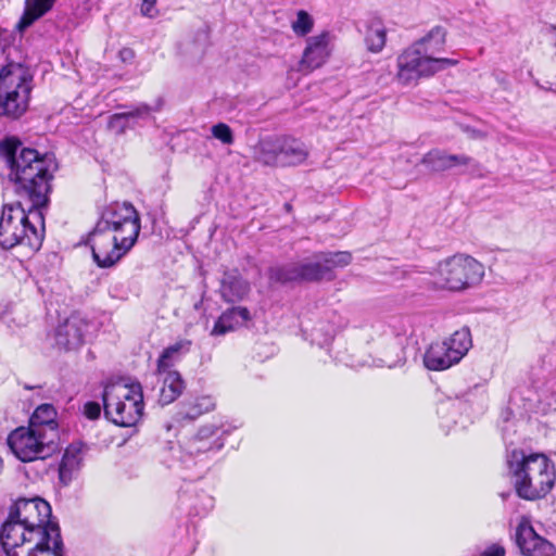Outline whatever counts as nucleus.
<instances>
[{
  "label": "nucleus",
  "mask_w": 556,
  "mask_h": 556,
  "mask_svg": "<svg viewBox=\"0 0 556 556\" xmlns=\"http://www.w3.org/2000/svg\"><path fill=\"white\" fill-rule=\"evenodd\" d=\"M140 228V217L132 204L114 203L105 207L88 237L96 264L101 268L114 266L134 247Z\"/></svg>",
  "instance_id": "f257e3e1"
},
{
  "label": "nucleus",
  "mask_w": 556,
  "mask_h": 556,
  "mask_svg": "<svg viewBox=\"0 0 556 556\" xmlns=\"http://www.w3.org/2000/svg\"><path fill=\"white\" fill-rule=\"evenodd\" d=\"M0 157L9 168V178L20 195L27 197L34 206H45L52 178L47 160L37 150L25 148L16 137L0 142Z\"/></svg>",
  "instance_id": "f03ea898"
},
{
  "label": "nucleus",
  "mask_w": 556,
  "mask_h": 556,
  "mask_svg": "<svg viewBox=\"0 0 556 556\" xmlns=\"http://www.w3.org/2000/svg\"><path fill=\"white\" fill-rule=\"evenodd\" d=\"M42 206H31L26 211L20 202L4 204L0 215V247L10 250L22 247L34 253L42 244L45 237Z\"/></svg>",
  "instance_id": "7ed1b4c3"
},
{
  "label": "nucleus",
  "mask_w": 556,
  "mask_h": 556,
  "mask_svg": "<svg viewBox=\"0 0 556 556\" xmlns=\"http://www.w3.org/2000/svg\"><path fill=\"white\" fill-rule=\"evenodd\" d=\"M509 472L519 497L534 501L544 497L556 480L554 464L540 453L526 455L514 450L507 459Z\"/></svg>",
  "instance_id": "20e7f679"
},
{
  "label": "nucleus",
  "mask_w": 556,
  "mask_h": 556,
  "mask_svg": "<svg viewBox=\"0 0 556 556\" xmlns=\"http://www.w3.org/2000/svg\"><path fill=\"white\" fill-rule=\"evenodd\" d=\"M351 261L349 252H320L302 261L270 267L268 277L279 283L331 280L334 269L348 266Z\"/></svg>",
  "instance_id": "39448f33"
},
{
  "label": "nucleus",
  "mask_w": 556,
  "mask_h": 556,
  "mask_svg": "<svg viewBox=\"0 0 556 556\" xmlns=\"http://www.w3.org/2000/svg\"><path fill=\"white\" fill-rule=\"evenodd\" d=\"M33 76L20 63H0V117L20 118L29 106Z\"/></svg>",
  "instance_id": "423d86ee"
},
{
  "label": "nucleus",
  "mask_w": 556,
  "mask_h": 556,
  "mask_svg": "<svg viewBox=\"0 0 556 556\" xmlns=\"http://www.w3.org/2000/svg\"><path fill=\"white\" fill-rule=\"evenodd\" d=\"M9 514L14 516L30 530V535H37V547L45 544V540H51L54 545V554L50 556H63V541L59 525L51 521V506L40 497L18 498L10 508Z\"/></svg>",
  "instance_id": "0eeeda50"
},
{
  "label": "nucleus",
  "mask_w": 556,
  "mask_h": 556,
  "mask_svg": "<svg viewBox=\"0 0 556 556\" xmlns=\"http://www.w3.org/2000/svg\"><path fill=\"white\" fill-rule=\"evenodd\" d=\"M102 400L105 417L117 426L132 427L142 416L144 405L140 383H109Z\"/></svg>",
  "instance_id": "6e6552de"
},
{
  "label": "nucleus",
  "mask_w": 556,
  "mask_h": 556,
  "mask_svg": "<svg viewBox=\"0 0 556 556\" xmlns=\"http://www.w3.org/2000/svg\"><path fill=\"white\" fill-rule=\"evenodd\" d=\"M308 150L303 142L287 136L261 138L253 147V159L264 166H296L306 161Z\"/></svg>",
  "instance_id": "1a4fd4ad"
},
{
  "label": "nucleus",
  "mask_w": 556,
  "mask_h": 556,
  "mask_svg": "<svg viewBox=\"0 0 556 556\" xmlns=\"http://www.w3.org/2000/svg\"><path fill=\"white\" fill-rule=\"evenodd\" d=\"M438 287L462 291L481 282L483 265L466 254H455L441 261L432 273Z\"/></svg>",
  "instance_id": "9d476101"
},
{
  "label": "nucleus",
  "mask_w": 556,
  "mask_h": 556,
  "mask_svg": "<svg viewBox=\"0 0 556 556\" xmlns=\"http://www.w3.org/2000/svg\"><path fill=\"white\" fill-rule=\"evenodd\" d=\"M8 445L24 463L45 459L58 448L56 435L53 431L46 433L30 426L13 430L8 437Z\"/></svg>",
  "instance_id": "9b49d317"
},
{
  "label": "nucleus",
  "mask_w": 556,
  "mask_h": 556,
  "mask_svg": "<svg viewBox=\"0 0 556 556\" xmlns=\"http://www.w3.org/2000/svg\"><path fill=\"white\" fill-rule=\"evenodd\" d=\"M456 64L453 59L426 55L413 43L397 56L396 79L402 85H410Z\"/></svg>",
  "instance_id": "f8f14e48"
},
{
  "label": "nucleus",
  "mask_w": 556,
  "mask_h": 556,
  "mask_svg": "<svg viewBox=\"0 0 556 556\" xmlns=\"http://www.w3.org/2000/svg\"><path fill=\"white\" fill-rule=\"evenodd\" d=\"M472 345L468 328L456 330L443 341L432 342L424 355V364L429 370L441 371L458 364Z\"/></svg>",
  "instance_id": "ddd939ff"
},
{
  "label": "nucleus",
  "mask_w": 556,
  "mask_h": 556,
  "mask_svg": "<svg viewBox=\"0 0 556 556\" xmlns=\"http://www.w3.org/2000/svg\"><path fill=\"white\" fill-rule=\"evenodd\" d=\"M516 543L525 556H553L555 553V546L539 535L525 517L517 527Z\"/></svg>",
  "instance_id": "4468645a"
},
{
  "label": "nucleus",
  "mask_w": 556,
  "mask_h": 556,
  "mask_svg": "<svg viewBox=\"0 0 556 556\" xmlns=\"http://www.w3.org/2000/svg\"><path fill=\"white\" fill-rule=\"evenodd\" d=\"M88 324L77 315L70 316L55 330V343L64 351H74L84 344Z\"/></svg>",
  "instance_id": "2eb2a0df"
},
{
  "label": "nucleus",
  "mask_w": 556,
  "mask_h": 556,
  "mask_svg": "<svg viewBox=\"0 0 556 556\" xmlns=\"http://www.w3.org/2000/svg\"><path fill=\"white\" fill-rule=\"evenodd\" d=\"M330 41L331 35L327 30L309 37L301 60L302 68L313 71L320 67L330 55Z\"/></svg>",
  "instance_id": "dca6fc26"
},
{
  "label": "nucleus",
  "mask_w": 556,
  "mask_h": 556,
  "mask_svg": "<svg viewBox=\"0 0 556 556\" xmlns=\"http://www.w3.org/2000/svg\"><path fill=\"white\" fill-rule=\"evenodd\" d=\"M29 528L9 514L0 530V542L3 551L17 547L21 544H30L37 535H30Z\"/></svg>",
  "instance_id": "f3484780"
},
{
  "label": "nucleus",
  "mask_w": 556,
  "mask_h": 556,
  "mask_svg": "<svg viewBox=\"0 0 556 556\" xmlns=\"http://www.w3.org/2000/svg\"><path fill=\"white\" fill-rule=\"evenodd\" d=\"M251 291L249 281L238 270L225 271L220 280V296L225 302L237 303L244 300Z\"/></svg>",
  "instance_id": "a211bd4d"
},
{
  "label": "nucleus",
  "mask_w": 556,
  "mask_h": 556,
  "mask_svg": "<svg viewBox=\"0 0 556 556\" xmlns=\"http://www.w3.org/2000/svg\"><path fill=\"white\" fill-rule=\"evenodd\" d=\"M84 444L75 442L70 444L59 466V478L62 484L67 485L76 477L84 460Z\"/></svg>",
  "instance_id": "6ab92c4d"
},
{
  "label": "nucleus",
  "mask_w": 556,
  "mask_h": 556,
  "mask_svg": "<svg viewBox=\"0 0 556 556\" xmlns=\"http://www.w3.org/2000/svg\"><path fill=\"white\" fill-rule=\"evenodd\" d=\"M251 313L247 307L232 306L223 312L218 317L211 330V336H225L226 333L244 326L249 320H251Z\"/></svg>",
  "instance_id": "aec40b11"
},
{
  "label": "nucleus",
  "mask_w": 556,
  "mask_h": 556,
  "mask_svg": "<svg viewBox=\"0 0 556 556\" xmlns=\"http://www.w3.org/2000/svg\"><path fill=\"white\" fill-rule=\"evenodd\" d=\"M471 159L464 154H448L443 150L433 149L421 159V164L432 172H444L455 166L470 164Z\"/></svg>",
  "instance_id": "412c9836"
},
{
  "label": "nucleus",
  "mask_w": 556,
  "mask_h": 556,
  "mask_svg": "<svg viewBox=\"0 0 556 556\" xmlns=\"http://www.w3.org/2000/svg\"><path fill=\"white\" fill-rule=\"evenodd\" d=\"M155 375L162 380V388L160 390L159 402L162 405H168L180 396L185 389V381L177 370H165L164 372H156Z\"/></svg>",
  "instance_id": "4be33fe9"
},
{
  "label": "nucleus",
  "mask_w": 556,
  "mask_h": 556,
  "mask_svg": "<svg viewBox=\"0 0 556 556\" xmlns=\"http://www.w3.org/2000/svg\"><path fill=\"white\" fill-rule=\"evenodd\" d=\"M151 108L147 104H139L127 112L113 114L108 123V127L117 135H122L138 118H146L150 115Z\"/></svg>",
  "instance_id": "5701e85b"
},
{
  "label": "nucleus",
  "mask_w": 556,
  "mask_h": 556,
  "mask_svg": "<svg viewBox=\"0 0 556 556\" xmlns=\"http://www.w3.org/2000/svg\"><path fill=\"white\" fill-rule=\"evenodd\" d=\"M191 345L190 340L181 339L164 349L156 362V372L174 370V365L190 351Z\"/></svg>",
  "instance_id": "b1692460"
},
{
  "label": "nucleus",
  "mask_w": 556,
  "mask_h": 556,
  "mask_svg": "<svg viewBox=\"0 0 556 556\" xmlns=\"http://www.w3.org/2000/svg\"><path fill=\"white\" fill-rule=\"evenodd\" d=\"M29 426L46 433L51 430L59 440L56 410L51 404L39 405L30 417Z\"/></svg>",
  "instance_id": "393cba45"
},
{
  "label": "nucleus",
  "mask_w": 556,
  "mask_h": 556,
  "mask_svg": "<svg viewBox=\"0 0 556 556\" xmlns=\"http://www.w3.org/2000/svg\"><path fill=\"white\" fill-rule=\"evenodd\" d=\"M445 40V28L435 26L425 37L414 42V45L418 46L424 54L440 58L439 54L444 51Z\"/></svg>",
  "instance_id": "a878e982"
},
{
  "label": "nucleus",
  "mask_w": 556,
  "mask_h": 556,
  "mask_svg": "<svg viewBox=\"0 0 556 556\" xmlns=\"http://www.w3.org/2000/svg\"><path fill=\"white\" fill-rule=\"evenodd\" d=\"M56 0H26L23 16L18 23L21 29L29 27L35 21L48 13Z\"/></svg>",
  "instance_id": "bb28decb"
},
{
  "label": "nucleus",
  "mask_w": 556,
  "mask_h": 556,
  "mask_svg": "<svg viewBox=\"0 0 556 556\" xmlns=\"http://www.w3.org/2000/svg\"><path fill=\"white\" fill-rule=\"evenodd\" d=\"M387 40V30L382 23L375 20L368 26L365 41L369 51L377 53L380 52Z\"/></svg>",
  "instance_id": "cd10ccee"
},
{
  "label": "nucleus",
  "mask_w": 556,
  "mask_h": 556,
  "mask_svg": "<svg viewBox=\"0 0 556 556\" xmlns=\"http://www.w3.org/2000/svg\"><path fill=\"white\" fill-rule=\"evenodd\" d=\"M34 545L29 544H21L17 547L11 548V551L5 549L7 556H50L54 554V545L51 540H45V544L40 547H37V540H35Z\"/></svg>",
  "instance_id": "c85d7f7f"
},
{
  "label": "nucleus",
  "mask_w": 556,
  "mask_h": 556,
  "mask_svg": "<svg viewBox=\"0 0 556 556\" xmlns=\"http://www.w3.org/2000/svg\"><path fill=\"white\" fill-rule=\"evenodd\" d=\"M215 406V403L210 396H202L195 399L192 403H189L184 407L181 412L178 413L179 419H189L193 420L198 418L200 415L212 410Z\"/></svg>",
  "instance_id": "c756f323"
},
{
  "label": "nucleus",
  "mask_w": 556,
  "mask_h": 556,
  "mask_svg": "<svg viewBox=\"0 0 556 556\" xmlns=\"http://www.w3.org/2000/svg\"><path fill=\"white\" fill-rule=\"evenodd\" d=\"M405 356L404 350L397 342L392 343L388 351L384 353L383 357L378 359V363H375L378 367H388L393 368L399 365L404 364Z\"/></svg>",
  "instance_id": "7c9ffc66"
},
{
  "label": "nucleus",
  "mask_w": 556,
  "mask_h": 556,
  "mask_svg": "<svg viewBox=\"0 0 556 556\" xmlns=\"http://www.w3.org/2000/svg\"><path fill=\"white\" fill-rule=\"evenodd\" d=\"M292 30L296 36H306L314 27V20L304 10L296 13V20L292 23Z\"/></svg>",
  "instance_id": "2f4dec72"
},
{
  "label": "nucleus",
  "mask_w": 556,
  "mask_h": 556,
  "mask_svg": "<svg viewBox=\"0 0 556 556\" xmlns=\"http://www.w3.org/2000/svg\"><path fill=\"white\" fill-rule=\"evenodd\" d=\"M222 446V443H216L215 441L202 440L193 437L187 443V451L190 455H197L199 453L208 452L213 447H216L218 450Z\"/></svg>",
  "instance_id": "473e14b6"
},
{
  "label": "nucleus",
  "mask_w": 556,
  "mask_h": 556,
  "mask_svg": "<svg viewBox=\"0 0 556 556\" xmlns=\"http://www.w3.org/2000/svg\"><path fill=\"white\" fill-rule=\"evenodd\" d=\"M211 131L213 137L224 144H232L235 141L231 128L225 123L214 125Z\"/></svg>",
  "instance_id": "72a5a7b5"
},
{
  "label": "nucleus",
  "mask_w": 556,
  "mask_h": 556,
  "mask_svg": "<svg viewBox=\"0 0 556 556\" xmlns=\"http://www.w3.org/2000/svg\"><path fill=\"white\" fill-rule=\"evenodd\" d=\"M155 3H156V0H142L141 9H140L141 14L143 16H147L150 18L157 16L159 11L155 8Z\"/></svg>",
  "instance_id": "f704fd0d"
},
{
  "label": "nucleus",
  "mask_w": 556,
  "mask_h": 556,
  "mask_svg": "<svg viewBox=\"0 0 556 556\" xmlns=\"http://www.w3.org/2000/svg\"><path fill=\"white\" fill-rule=\"evenodd\" d=\"M218 428L214 425H207L202 427L194 438H199L202 440L212 441L213 438L217 437Z\"/></svg>",
  "instance_id": "c9c22d12"
},
{
  "label": "nucleus",
  "mask_w": 556,
  "mask_h": 556,
  "mask_svg": "<svg viewBox=\"0 0 556 556\" xmlns=\"http://www.w3.org/2000/svg\"><path fill=\"white\" fill-rule=\"evenodd\" d=\"M84 414L91 420L99 418L101 414L100 404L97 402H87L84 406Z\"/></svg>",
  "instance_id": "e433bc0d"
},
{
  "label": "nucleus",
  "mask_w": 556,
  "mask_h": 556,
  "mask_svg": "<svg viewBox=\"0 0 556 556\" xmlns=\"http://www.w3.org/2000/svg\"><path fill=\"white\" fill-rule=\"evenodd\" d=\"M481 556H505V548L502 545L492 544L482 552Z\"/></svg>",
  "instance_id": "4c0bfd02"
},
{
  "label": "nucleus",
  "mask_w": 556,
  "mask_h": 556,
  "mask_svg": "<svg viewBox=\"0 0 556 556\" xmlns=\"http://www.w3.org/2000/svg\"><path fill=\"white\" fill-rule=\"evenodd\" d=\"M121 56L124 61H126L134 58V52L131 49H123L121 51Z\"/></svg>",
  "instance_id": "58836bf2"
},
{
  "label": "nucleus",
  "mask_w": 556,
  "mask_h": 556,
  "mask_svg": "<svg viewBox=\"0 0 556 556\" xmlns=\"http://www.w3.org/2000/svg\"><path fill=\"white\" fill-rule=\"evenodd\" d=\"M2 471H3V459L0 456V475L2 473Z\"/></svg>",
  "instance_id": "ea45409f"
}]
</instances>
